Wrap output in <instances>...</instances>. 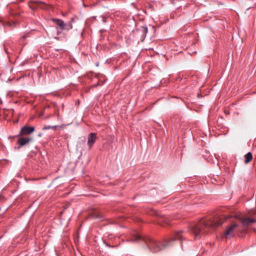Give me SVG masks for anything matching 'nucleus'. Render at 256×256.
<instances>
[{"mask_svg": "<svg viewBox=\"0 0 256 256\" xmlns=\"http://www.w3.org/2000/svg\"><path fill=\"white\" fill-rule=\"evenodd\" d=\"M255 7L256 8V4H255Z\"/></svg>", "mask_w": 256, "mask_h": 256, "instance_id": "obj_18", "label": "nucleus"}, {"mask_svg": "<svg viewBox=\"0 0 256 256\" xmlns=\"http://www.w3.org/2000/svg\"><path fill=\"white\" fill-rule=\"evenodd\" d=\"M238 220L242 224V226H240L242 231L247 229L252 224L256 222L255 218H248L246 216L239 217Z\"/></svg>", "mask_w": 256, "mask_h": 256, "instance_id": "obj_4", "label": "nucleus"}, {"mask_svg": "<svg viewBox=\"0 0 256 256\" xmlns=\"http://www.w3.org/2000/svg\"><path fill=\"white\" fill-rule=\"evenodd\" d=\"M56 128V126H45L43 127L42 130H47L50 128L54 129L55 130Z\"/></svg>", "mask_w": 256, "mask_h": 256, "instance_id": "obj_11", "label": "nucleus"}, {"mask_svg": "<svg viewBox=\"0 0 256 256\" xmlns=\"http://www.w3.org/2000/svg\"><path fill=\"white\" fill-rule=\"evenodd\" d=\"M144 32L146 34L148 32V28L146 26H142V27Z\"/></svg>", "mask_w": 256, "mask_h": 256, "instance_id": "obj_12", "label": "nucleus"}, {"mask_svg": "<svg viewBox=\"0 0 256 256\" xmlns=\"http://www.w3.org/2000/svg\"><path fill=\"white\" fill-rule=\"evenodd\" d=\"M96 218H101L102 216L100 214H98L96 216Z\"/></svg>", "mask_w": 256, "mask_h": 256, "instance_id": "obj_13", "label": "nucleus"}, {"mask_svg": "<svg viewBox=\"0 0 256 256\" xmlns=\"http://www.w3.org/2000/svg\"><path fill=\"white\" fill-rule=\"evenodd\" d=\"M33 138H24L20 137L18 140V144L19 146L18 147V149H20L21 146H24L30 142L32 141Z\"/></svg>", "mask_w": 256, "mask_h": 256, "instance_id": "obj_6", "label": "nucleus"}, {"mask_svg": "<svg viewBox=\"0 0 256 256\" xmlns=\"http://www.w3.org/2000/svg\"><path fill=\"white\" fill-rule=\"evenodd\" d=\"M24 0H20V1L23 2Z\"/></svg>", "mask_w": 256, "mask_h": 256, "instance_id": "obj_17", "label": "nucleus"}, {"mask_svg": "<svg viewBox=\"0 0 256 256\" xmlns=\"http://www.w3.org/2000/svg\"><path fill=\"white\" fill-rule=\"evenodd\" d=\"M97 138L96 134V133L92 132L90 134L88 138V145L90 150L94 144Z\"/></svg>", "mask_w": 256, "mask_h": 256, "instance_id": "obj_5", "label": "nucleus"}, {"mask_svg": "<svg viewBox=\"0 0 256 256\" xmlns=\"http://www.w3.org/2000/svg\"><path fill=\"white\" fill-rule=\"evenodd\" d=\"M34 126H25L21 128L20 134L22 135H28L34 132Z\"/></svg>", "mask_w": 256, "mask_h": 256, "instance_id": "obj_7", "label": "nucleus"}, {"mask_svg": "<svg viewBox=\"0 0 256 256\" xmlns=\"http://www.w3.org/2000/svg\"><path fill=\"white\" fill-rule=\"evenodd\" d=\"M52 20L59 27V28L60 30H64L65 28H64V22L58 18H53L52 19Z\"/></svg>", "mask_w": 256, "mask_h": 256, "instance_id": "obj_8", "label": "nucleus"}, {"mask_svg": "<svg viewBox=\"0 0 256 256\" xmlns=\"http://www.w3.org/2000/svg\"><path fill=\"white\" fill-rule=\"evenodd\" d=\"M223 222V216L216 215L208 220H202L196 224H192L190 226V230L196 239L198 238L202 235L208 234L211 229L219 226Z\"/></svg>", "mask_w": 256, "mask_h": 256, "instance_id": "obj_2", "label": "nucleus"}, {"mask_svg": "<svg viewBox=\"0 0 256 256\" xmlns=\"http://www.w3.org/2000/svg\"><path fill=\"white\" fill-rule=\"evenodd\" d=\"M102 20H103V22H106V20H105V18H102Z\"/></svg>", "mask_w": 256, "mask_h": 256, "instance_id": "obj_15", "label": "nucleus"}, {"mask_svg": "<svg viewBox=\"0 0 256 256\" xmlns=\"http://www.w3.org/2000/svg\"><path fill=\"white\" fill-rule=\"evenodd\" d=\"M242 232L240 225L236 222H233L228 226L224 232V236L226 238L230 239L235 236V235Z\"/></svg>", "mask_w": 256, "mask_h": 256, "instance_id": "obj_3", "label": "nucleus"}, {"mask_svg": "<svg viewBox=\"0 0 256 256\" xmlns=\"http://www.w3.org/2000/svg\"><path fill=\"white\" fill-rule=\"evenodd\" d=\"M4 50H5V52H6V53H8L7 50H6V48H4Z\"/></svg>", "mask_w": 256, "mask_h": 256, "instance_id": "obj_16", "label": "nucleus"}, {"mask_svg": "<svg viewBox=\"0 0 256 256\" xmlns=\"http://www.w3.org/2000/svg\"><path fill=\"white\" fill-rule=\"evenodd\" d=\"M244 158H245L244 162L246 164H248V163L250 162L252 160V155L251 152H248L245 155Z\"/></svg>", "mask_w": 256, "mask_h": 256, "instance_id": "obj_9", "label": "nucleus"}, {"mask_svg": "<svg viewBox=\"0 0 256 256\" xmlns=\"http://www.w3.org/2000/svg\"><path fill=\"white\" fill-rule=\"evenodd\" d=\"M182 231H180L174 233L170 238L162 243L158 241H155L148 236H142L134 232L132 238V240L135 242L142 240L146 244L149 249L154 252H156L171 246L172 243L176 240H182Z\"/></svg>", "mask_w": 256, "mask_h": 256, "instance_id": "obj_1", "label": "nucleus"}, {"mask_svg": "<svg viewBox=\"0 0 256 256\" xmlns=\"http://www.w3.org/2000/svg\"><path fill=\"white\" fill-rule=\"evenodd\" d=\"M26 38V36H23L22 38V39H24Z\"/></svg>", "mask_w": 256, "mask_h": 256, "instance_id": "obj_14", "label": "nucleus"}, {"mask_svg": "<svg viewBox=\"0 0 256 256\" xmlns=\"http://www.w3.org/2000/svg\"><path fill=\"white\" fill-rule=\"evenodd\" d=\"M64 28H65L64 30H70L72 28V25L71 22H68L67 23L64 24Z\"/></svg>", "mask_w": 256, "mask_h": 256, "instance_id": "obj_10", "label": "nucleus"}]
</instances>
